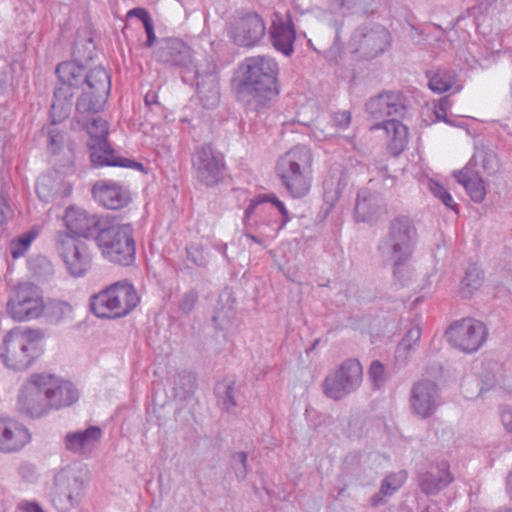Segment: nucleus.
Returning a JSON list of instances; mask_svg holds the SVG:
<instances>
[{"label": "nucleus", "instance_id": "nucleus-55", "mask_svg": "<svg viewBox=\"0 0 512 512\" xmlns=\"http://www.w3.org/2000/svg\"><path fill=\"white\" fill-rule=\"evenodd\" d=\"M127 17H137L142 23L147 20H150L151 16L148 11L144 8H133L127 12Z\"/></svg>", "mask_w": 512, "mask_h": 512}, {"label": "nucleus", "instance_id": "nucleus-19", "mask_svg": "<svg viewBox=\"0 0 512 512\" xmlns=\"http://www.w3.org/2000/svg\"><path fill=\"white\" fill-rule=\"evenodd\" d=\"M192 166L197 179L206 186H213L221 180L224 163L221 157L215 155L210 145H202L195 149L192 154Z\"/></svg>", "mask_w": 512, "mask_h": 512}, {"label": "nucleus", "instance_id": "nucleus-41", "mask_svg": "<svg viewBox=\"0 0 512 512\" xmlns=\"http://www.w3.org/2000/svg\"><path fill=\"white\" fill-rule=\"evenodd\" d=\"M58 192V183L50 176L42 175L36 183V193L43 202H50Z\"/></svg>", "mask_w": 512, "mask_h": 512}, {"label": "nucleus", "instance_id": "nucleus-24", "mask_svg": "<svg viewBox=\"0 0 512 512\" xmlns=\"http://www.w3.org/2000/svg\"><path fill=\"white\" fill-rule=\"evenodd\" d=\"M64 222L67 229L84 238L92 236L103 227L101 221L96 215H91L84 209L71 206L66 209Z\"/></svg>", "mask_w": 512, "mask_h": 512}, {"label": "nucleus", "instance_id": "nucleus-39", "mask_svg": "<svg viewBox=\"0 0 512 512\" xmlns=\"http://www.w3.org/2000/svg\"><path fill=\"white\" fill-rule=\"evenodd\" d=\"M476 165L480 164L483 171L487 174H493L498 170L499 163L496 154L487 148H477L472 160Z\"/></svg>", "mask_w": 512, "mask_h": 512}, {"label": "nucleus", "instance_id": "nucleus-42", "mask_svg": "<svg viewBox=\"0 0 512 512\" xmlns=\"http://www.w3.org/2000/svg\"><path fill=\"white\" fill-rule=\"evenodd\" d=\"M407 480V472L401 470L397 473H392L385 477L381 484V493L384 496L393 495L398 489H400Z\"/></svg>", "mask_w": 512, "mask_h": 512}, {"label": "nucleus", "instance_id": "nucleus-22", "mask_svg": "<svg viewBox=\"0 0 512 512\" xmlns=\"http://www.w3.org/2000/svg\"><path fill=\"white\" fill-rule=\"evenodd\" d=\"M30 441L31 433L23 423L11 418H0L1 452H17Z\"/></svg>", "mask_w": 512, "mask_h": 512}, {"label": "nucleus", "instance_id": "nucleus-57", "mask_svg": "<svg viewBox=\"0 0 512 512\" xmlns=\"http://www.w3.org/2000/svg\"><path fill=\"white\" fill-rule=\"evenodd\" d=\"M23 512H43L42 508L35 502L23 501L19 504Z\"/></svg>", "mask_w": 512, "mask_h": 512}, {"label": "nucleus", "instance_id": "nucleus-46", "mask_svg": "<svg viewBox=\"0 0 512 512\" xmlns=\"http://www.w3.org/2000/svg\"><path fill=\"white\" fill-rule=\"evenodd\" d=\"M186 251L187 258L197 266H206L208 264L209 257L203 248L196 245H190L186 248Z\"/></svg>", "mask_w": 512, "mask_h": 512}, {"label": "nucleus", "instance_id": "nucleus-9", "mask_svg": "<svg viewBox=\"0 0 512 512\" xmlns=\"http://www.w3.org/2000/svg\"><path fill=\"white\" fill-rule=\"evenodd\" d=\"M418 241L417 228L412 219L400 216L393 219L378 249L383 256L412 257Z\"/></svg>", "mask_w": 512, "mask_h": 512}, {"label": "nucleus", "instance_id": "nucleus-37", "mask_svg": "<svg viewBox=\"0 0 512 512\" xmlns=\"http://www.w3.org/2000/svg\"><path fill=\"white\" fill-rule=\"evenodd\" d=\"M196 388V377L192 372L182 371L174 380V391L179 399H186Z\"/></svg>", "mask_w": 512, "mask_h": 512}, {"label": "nucleus", "instance_id": "nucleus-61", "mask_svg": "<svg viewBox=\"0 0 512 512\" xmlns=\"http://www.w3.org/2000/svg\"><path fill=\"white\" fill-rule=\"evenodd\" d=\"M498 512H512V509H503V510H499Z\"/></svg>", "mask_w": 512, "mask_h": 512}, {"label": "nucleus", "instance_id": "nucleus-12", "mask_svg": "<svg viewBox=\"0 0 512 512\" xmlns=\"http://www.w3.org/2000/svg\"><path fill=\"white\" fill-rule=\"evenodd\" d=\"M45 310L41 289L32 283H20L10 294L6 311L17 322H26L41 317Z\"/></svg>", "mask_w": 512, "mask_h": 512}, {"label": "nucleus", "instance_id": "nucleus-15", "mask_svg": "<svg viewBox=\"0 0 512 512\" xmlns=\"http://www.w3.org/2000/svg\"><path fill=\"white\" fill-rule=\"evenodd\" d=\"M40 373L31 374L22 384L17 397V410L31 419L48 415L51 410Z\"/></svg>", "mask_w": 512, "mask_h": 512}, {"label": "nucleus", "instance_id": "nucleus-20", "mask_svg": "<svg viewBox=\"0 0 512 512\" xmlns=\"http://www.w3.org/2000/svg\"><path fill=\"white\" fill-rule=\"evenodd\" d=\"M40 375L51 411L70 406L78 400V390L71 382L50 373Z\"/></svg>", "mask_w": 512, "mask_h": 512}, {"label": "nucleus", "instance_id": "nucleus-43", "mask_svg": "<svg viewBox=\"0 0 512 512\" xmlns=\"http://www.w3.org/2000/svg\"><path fill=\"white\" fill-rule=\"evenodd\" d=\"M428 188L431 191V193L439 200H441V202L446 207L451 208L452 210L456 209L457 204L455 203L451 194L446 190V188L443 185L431 179L429 181Z\"/></svg>", "mask_w": 512, "mask_h": 512}, {"label": "nucleus", "instance_id": "nucleus-50", "mask_svg": "<svg viewBox=\"0 0 512 512\" xmlns=\"http://www.w3.org/2000/svg\"><path fill=\"white\" fill-rule=\"evenodd\" d=\"M198 300V294L195 291H189L185 293L180 301L179 309L185 313H190L197 303Z\"/></svg>", "mask_w": 512, "mask_h": 512}, {"label": "nucleus", "instance_id": "nucleus-51", "mask_svg": "<svg viewBox=\"0 0 512 512\" xmlns=\"http://www.w3.org/2000/svg\"><path fill=\"white\" fill-rule=\"evenodd\" d=\"M333 121L340 128H347L351 122V114L348 111L334 113Z\"/></svg>", "mask_w": 512, "mask_h": 512}, {"label": "nucleus", "instance_id": "nucleus-16", "mask_svg": "<svg viewBox=\"0 0 512 512\" xmlns=\"http://www.w3.org/2000/svg\"><path fill=\"white\" fill-rule=\"evenodd\" d=\"M446 337L455 348L472 353L485 342L487 329L482 322L466 318L452 324L446 331Z\"/></svg>", "mask_w": 512, "mask_h": 512}, {"label": "nucleus", "instance_id": "nucleus-10", "mask_svg": "<svg viewBox=\"0 0 512 512\" xmlns=\"http://www.w3.org/2000/svg\"><path fill=\"white\" fill-rule=\"evenodd\" d=\"M86 472L79 467H67L59 471L54 479L51 501L60 512L76 507L84 493Z\"/></svg>", "mask_w": 512, "mask_h": 512}, {"label": "nucleus", "instance_id": "nucleus-32", "mask_svg": "<svg viewBox=\"0 0 512 512\" xmlns=\"http://www.w3.org/2000/svg\"><path fill=\"white\" fill-rule=\"evenodd\" d=\"M458 183L464 186L467 193L474 202H482L486 195V189L483 179L469 166L454 174Z\"/></svg>", "mask_w": 512, "mask_h": 512}, {"label": "nucleus", "instance_id": "nucleus-47", "mask_svg": "<svg viewBox=\"0 0 512 512\" xmlns=\"http://www.w3.org/2000/svg\"><path fill=\"white\" fill-rule=\"evenodd\" d=\"M369 378L376 388L383 385L385 381V368L379 361H373L369 368Z\"/></svg>", "mask_w": 512, "mask_h": 512}, {"label": "nucleus", "instance_id": "nucleus-17", "mask_svg": "<svg viewBox=\"0 0 512 512\" xmlns=\"http://www.w3.org/2000/svg\"><path fill=\"white\" fill-rule=\"evenodd\" d=\"M266 33L263 19L256 13H247L233 17L228 34L233 42L242 47H250L258 43Z\"/></svg>", "mask_w": 512, "mask_h": 512}, {"label": "nucleus", "instance_id": "nucleus-36", "mask_svg": "<svg viewBox=\"0 0 512 512\" xmlns=\"http://www.w3.org/2000/svg\"><path fill=\"white\" fill-rule=\"evenodd\" d=\"M215 394L218 399V404L223 410L231 412L236 402L234 400V382L231 380H224L218 382L215 386Z\"/></svg>", "mask_w": 512, "mask_h": 512}, {"label": "nucleus", "instance_id": "nucleus-60", "mask_svg": "<svg viewBox=\"0 0 512 512\" xmlns=\"http://www.w3.org/2000/svg\"><path fill=\"white\" fill-rule=\"evenodd\" d=\"M506 489L512 499V472L508 475Z\"/></svg>", "mask_w": 512, "mask_h": 512}, {"label": "nucleus", "instance_id": "nucleus-27", "mask_svg": "<svg viewBox=\"0 0 512 512\" xmlns=\"http://www.w3.org/2000/svg\"><path fill=\"white\" fill-rule=\"evenodd\" d=\"M454 481L448 462L441 461L418 477V485L426 495H437Z\"/></svg>", "mask_w": 512, "mask_h": 512}, {"label": "nucleus", "instance_id": "nucleus-40", "mask_svg": "<svg viewBox=\"0 0 512 512\" xmlns=\"http://www.w3.org/2000/svg\"><path fill=\"white\" fill-rule=\"evenodd\" d=\"M421 339V328L418 325L410 328L397 347L398 357H406L410 352L414 351Z\"/></svg>", "mask_w": 512, "mask_h": 512}, {"label": "nucleus", "instance_id": "nucleus-28", "mask_svg": "<svg viewBox=\"0 0 512 512\" xmlns=\"http://www.w3.org/2000/svg\"><path fill=\"white\" fill-rule=\"evenodd\" d=\"M425 75L428 79L429 89L436 94H443L451 90L453 93H458L463 89L458 74L453 69L438 67L427 70Z\"/></svg>", "mask_w": 512, "mask_h": 512}, {"label": "nucleus", "instance_id": "nucleus-38", "mask_svg": "<svg viewBox=\"0 0 512 512\" xmlns=\"http://www.w3.org/2000/svg\"><path fill=\"white\" fill-rule=\"evenodd\" d=\"M412 257H390L389 259L393 262V274L394 277L403 285L410 282L414 275L415 269L411 264Z\"/></svg>", "mask_w": 512, "mask_h": 512}, {"label": "nucleus", "instance_id": "nucleus-1", "mask_svg": "<svg viewBox=\"0 0 512 512\" xmlns=\"http://www.w3.org/2000/svg\"><path fill=\"white\" fill-rule=\"evenodd\" d=\"M56 74L59 83L55 88L54 101L51 105L53 124L69 115L71 99L76 89L82 90L76 104L78 114H94L104 107L111 89L110 76L104 68L96 67L85 73L84 69L74 62H63L57 66Z\"/></svg>", "mask_w": 512, "mask_h": 512}, {"label": "nucleus", "instance_id": "nucleus-3", "mask_svg": "<svg viewBox=\"0 0 512 512\" xmlns=\"http://www.w3.org/2000/svg\"><path fill=\"white\" fill-rule=\"evenodd\" d=\"M291 220L285 204L275 194H259L245 209L243 224L268 239H275Z\"/></svg>", "mask_w": 512, "mask_h": 512}, {"label": "nucleus", "instance_id": "nucleus-56", "mask_svg": "<svg viewBox=\"0 0 512 512\" xmlns=\"http://www.w3.org/2000/svg\"><path fill=\"white\" fill-rule=\"evenodd\" d=\"M11 215L12 211L9 206L4 202L3 199H0V226L4 225L11 217Z\"/></svg>", "mask_w": 512, "mask_h": 512}, {"label": "nucleus", "instance_id": "nucleus-8", "mask_svg": "<svg viewBox=\"0 0 512 512\" xmlns=\"http://www.w3.org/2000/svg\"><path fill=\"white\" fill-rule=\"evenodd\" d=\"M82 114H76L75 118L78 123H82L83 128L87 131L90 138L88 147L90 150V158L96 166H119L125 168L142 169L141 163L132 161L127 158L117 157L107 142L109 133V125L107 121L100 117H94L91 121L85 122Z\"/></svg>", "mask_w": 512, "mask_h": 512}, {"label": "nucleus", "instance_id": "nucleus-34", "mask_svg": "<svg viewBox=\"0 0 512 512\" xmlns=\"http://www.w3.org/2000/svg\"><path fill=\"white\" fill-rule=\"evenodd\" d=\"M39 234L40 228L38 226H34L29 231L13 238L9 247L12 258L19 259L23 257Z\"/></svg>", "mask_w": 512, "mask_h": 512}, {"label": "nucleus", "instance_id": "nucleus-6", "mask_svg": "<svg viewBox=\"0 0 512 512\" xmlns=\"http://www.w3.org/2000/svg\"><path fill=\"white\" fill-rule=\"evenodd\" d=\"M140 303V295L128 280L117 281L90 298L94 315L118 319L130 314Z\"/></svg>", "mask_w": 512, "mask_h": 512}, {"label": "nucleus", "instance_id": "nucleus-31", "mask_svg": "<svg viewBox=\"0 0 512 512\" xmlns=\"http://www.w3.org/2000/svg\"><path fill=\"white\" fill-rule=\"evenodd\" d=\"M270 35L272 44L277 51L285 56H290L293 53L296 33L291 21L274 22L270 28Z\"/></svg>", "mask_w": 512, "mask_h": 512}, {"label": "nucleus", "instance_id": "nucleus-11", "mask_svg": "<svg viewBox=\"0 0 512 512\" xmlns=\"http://www.w3.org/2000/svg\"><path fill=\"white\" fill-rule=\"evenodd\" d=\"M392 35L389 30L378 23H365L353 32L349 47L352 53L364 59H373L388 51Z\"/></svg>", "mask_w": 512, "mask_h": 512}, {"label": "nucleus", "instance_id": "nucleus-18", "mask_svg": "<svg viewBox=\"0 0 512 512\" xmlns=\"http://www.w3.org/2000/svg\"><path fill=\"white\" fill-rule=\"evenodd\" d=\"M440 390L430 380H422L414 384L410 393L412 413L421 419L433 416L441 406Z\"/></svg>", "mask_w": 512, "mask_h": 512}, {"label": "nucleus", "instance_id": "nucleus-21", "mask_svg": "<svg viewBox=\"0 0 512 512\" xmlns=\"http://www.w3.org/2000/svg\"><path fill=\"white\" fill-rule=\"evenodd\" d=\"M95 200L108 209H121L131 201V193L125 186L112 180H100L92 188Z\"/></svg>", "mask_w": 512, "mask_h": 512}, {"label": "nucleus", "instance_id": "nucleus-45", "mask_svg": "<svg viewBox=\"0 0 512 512\" xmlns=\"http://www.w3.org/2000/svg\"><path fill=\"white\" fill-rule=\"evenodd\" d=\"M452 102L449 99L448 96H444L440 98L435 104H434V115L438 121H443L449 125H452V121L447 118V112L451 108Z\"/></svg>", "mask_w": 512, "mask_h": 512}, {"label": "nucleus", "instance_id": "nucleus-35", "mask_svg": "<svg viewBox=\"0 0 512 512\" xmlns=\"http://www.w3.org/2000/svg\"><path fill=\"white\" fill-rule=\"evenodd\" d=\"M484 281L483 272L476 266L471 265L461 281L460 290L464 297H470L473 292L479 289Z\"/></svg>", "mask_w": 512, "mask_h": 512}, {"label": "nucleus", "instance_id": "nucleus-58", "mask_svg": "<svg viewBox=\"0 0 512 512\" xmlns=\"http://www.w3.org/2000/svg\"><path fill=\"white\" fill-rule=\"evenodd\" d=\"M384 495L381 490L370 498V504L374 507L379 506L384 502Z\"/></svg>", "mask_w": 512, "mask_h": 512}, {"label": "nucleus", "instance_id": "nucleus-59", "mask_svg": "<svg viewBox=\"0 0 512 512\" xmlns=\"http://www.w3.org/2000/svg\"><path fill=\"white\" fill-rule=\"evenodd\" d=\"M145 103L147 106H150L152 104H156L157 103V94L156 92L154 91H149L146 95H145Z\"/></svg>", "mask_w": 512, "mask_h": 512}, {"label": "nucleus", "instance_id": "nucleus-49", "mask_svg": "<svg viewBox=\"0 0 512 512\" xmlns=\"http://www.w3.org/2000/svg\"><path fill=\"white\" fill-rule=\"evenodd\" d=\"M48 149L52 154L56 155L64 142V135L57 128L48 130Z\"/></svg>", "mask_w": 512, "mask_h": 512}, {"label": "nucleus", "instance_id": "nucleus-14", "mask_svg": "<svg viewBox=\"0 0 512 512\" xmlns=\"http://www.w3.org/2000/svg\"><path fill=\"white\" fill-rule=\"evenodd\" d=\"M56 247L70 276L74 278L84 277L91 269L93 257L85 242L69 234H59Z\"/></svg>", "mask_w": 512, "mask_h": 512}, {"label": "nucleus", "instance_id": "nucleus-4", "mask_svg": "<svg viewBox=\"0 0 512 512\" xmlns=\"http://www.w3.org/2000/svg\"><path fill=\"white\" fill-rule=\"evenodd\" d=\"M312 163V151L305 145L292 147L278 159L276 174L293 198L304 197L310 191Z\"/></svg>", "mask_w": 512, "mask_h": 512}, {"label": "nucleus", "instance_id": "nucleus-25", "mask_svg": "<svg viewBox=\"0 0 512 512\" xmlns=\"http://www.w3.org/2000/svg\"><path fill=\"white\" fill-rule=\"evenodd\" d=\"M194 68L197 79V93L202 105L206 108L217 106L220 100V92L218 78L215 74V65L210 63L205 71H201L197 65Z\"/></svg>", "mask_w": 512, "mask_h": 512}, {"label": "nucleus", "instance_id": "nucleus-5", "mask_svg": "<svg viewBox=\"0 0 512 512\" xmlns=\"http://www.w3.org/2000/svg\"><path fill=\"white\" fill-rule=\"evenodd\" d=\"M43 334L38 329L14 328L5 334L0 344V359L12 370L23 371L41 355Z\"/></svg>", "mask_w": 512, "mask_h": 512}, {"label": "nucleus", "instance_id": "nucleus-62", "mask_svg": "<svg viewBox=\"0 0 512 512\" xmlns=\"http://www.w3.org/2000/svg\"><path fill=\"white\" fill-rule=\"evenodd\" d=\"M422 512H430L428 509L423 510Z\"/></svg>", "mask_w": 512, "mask_h": 512}, {"label": "nucleus", "instance_id": "nucleus-44", "mask_svg": "<svg viewBox=\"0 0 512 512\" xmlns=\"http://www.w3.org/2000/svg\"><path fill=\"white\" fill-rule=\"evenodd\" d=\"M232 461L236 478L239 481L245 480L248 474L247 454L245 452L235 453L232 457Z\"/></svg>", "mask_w": 512, "mask_h": 512}, {"label": "nucleus", "instance_id": "nucleus-54", "mask_svg": "<svg viewBox=\"0 0 512 512\" xmlns=\"http://www.w3.org/2000/svg\"><path fill=\"white\" fill-rule=\"evenodd\" d=\"M244 228H245L244 236L246 238L252 240L253 242L263 246L264 248L267 246L266 242L272 240V239L263 237L261 234H259L257 231H255L253 229H247L245 226H244Z\"/></svg>", "mask_w": 512, "mask_h": 512}, {"label": "nucleus", "instance_id": "nucleus-23", "mask_svg": "<svg viewBox=\"0 0 512 512\" xmlns=\"http://www.w3.org/2000/svg\"><path fill=\"white\" fill-rule=\"evenodd\" d=\"M406 110L404 99L399 92H384L372 97L366 104V111L374 119L402 116Z\"/></svg>", "mask_w": 512, "mask_h": 512}, {"label": "nucleus", "instance_id": "nucleus-30", "mask_svg": "<svg viewBox=\"0 0 512 512\" xmlns=\"http://www.w3.org/2000/svg\"><path fill=\"white\" fill-rule=\"evenodd\" d=\"M383 129L388 138V150L393 156L400 155L408 144V128L401 122L391 119L377 123L371 130Z\"/></svg>", "mask_w": 512, "mask_h": 512}, {"label": "nucleus", "instance_id": "nucleus-7", "mask_svg": "<svg viewBox=\"0 0 512 512\" xmlns=\"http://www.w3.org/2000/svg\"><path fill=\"white\" fill-rule=\"evenodd\" d=\"M104 259L121 266H129L136 258L134 229L131 224L101 227L95 237Z\"/></svg>", "mask_w": 512, "mask_h": 512}, {"label": "nucleus", "instance_id": "nucleus-48", "mask_svg": "<svg viewBox=\"0 0 512 512\" xmlns=\"http://www.w3.org/2000/svg\"><path fill=\"white\" fill-rule=\"evenodd\" d=\"M72 313V306L65 301H55L51 305V316L55 321H60Z\"/></svg>", "mask_w": 512, "mask_h": 512}, {"label": "nucleus", "instance_id": "nucleus-52", "mask_svg": "<svg viewBox=\"0 0 512 512\" xmlns=\"http://www.w3.org/2000/svg\"><path fill=\"white\" fill-rule=\"evenodd\" d=\"M500 417L505 430L509 433H512V407H503L501 410Z\"/></svg>", "mask_w": 512, "mask_h": 512}, {"label": "nucleus", "instance_id": "nucleus-33", "mask_svg": "<svg viewBox=\"0 0 512 512\" xmlns=\"http://www.w3.org/2000/svg\"><path fill=\"white\" fill-rule=\"evenodd\" d=\"M377 211L376 198L367 191L358 193L355 204V218L358 222H367Z\"/></svg>", "mask_w": 512, "mask_h": 512}, {"label": "nucleus", "instance_id": "nucleus-29", "mask_svg": "<svg viewBox=\"0 0 512 512\" xmlns=\"http://www.w3.org/2000/svg\"><path fill=\"white\" fill-rule=\"evenodd\" d=\"M102 431L97 426H90L84 431L69 432L65 436L66 448L80 455H88L100 440Z\"/></svg>", "mask_w": 512, "mask_h": 512}, {"label": "nucleus", "instance_id": "nucleus-26", "mask_svg": "<svg viewBox=\"0 0 512 512\" xmlns=\"http://www.w3.org/2000/svg\"><path fill=\"white\" fill-rule=\"evenodd\" d=\"M156 57L163 63L181 66L185 69L192 64L191 48L178 38L162 40Z\"/></svg>", "mask_w": 512, "mask_h": 512}, {"label": "nucleus", "instance_id": "nucleus-53", "mask_svg": "<svg viewBox=\"0 0 512 512\" xmlns=\"http://www.w3.org/2000/svg\"><path fill=\"white\" fill-rule=\"evenodd\" d=\"M143 26L145 28V32H146V35H147V40L145 42V45L150 48L154 45L155 41H156V35H155V32H154V25H153V20L152 18H150V20H147L143 23Z\"/></svg>", "mask_w": 512, "mask_h": 512}, {"label": "nucleus", "instance_id": "nucleus-13", "mask_svg": "<svg viewBox=\"0 0 512 512\" xmlns=\"http://www.w3.org/2000/svg\"><path fill=\"white\" fill-rule=\"evenodd\" d=\"M363 380V369L356 359L345 360L338 369L330 372L324 382V394L334 400H340L356 391Z\"/></svg>", "mask_w": 512, "mask_h": 512}, {"label": "nucleus", "instance_id": "nucleus-2", "mask_svg": "<svg viewBox=\"0 0 512 512\" xmlns=\"http://www.w3.org/2000/svg\"><path fill=\"white\" fill-rule=\"evenodd\" d=\"M240 69L242 75L236 84L238 100L254 111L267 108L279 94L277 62L267 56H254L247 58Z\"/></svg>", "mask_w": 512, "mask_h": 512}]
</instances>
